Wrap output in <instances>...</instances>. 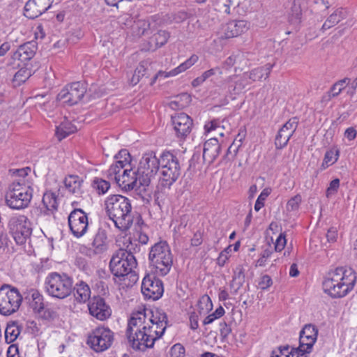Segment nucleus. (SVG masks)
<instances>
[{
    "mask_svg": "<svg viewBox=\"0 0 357 357\" xmlns=\"http://www.w3.org/2000/svg\"><path fill=\"white\" fill-rule=\"evenodd\" d=\"M146 313L132 312L128 319L126 335L130 346L135 351H145L153 347L161 336L153 326L146 321Z\"/></svg>",
    "mask_w": 357,
    "mask_h": 357,
    "instance_id": "1",
    "label": "nucleus"
},
{
    "mask_svg": "<svg viewBox=\"0 0 357 357\" xmlns=\"http://www.w3.org/2000/svg\"><path fill=\"white\" fill-rule=\"evenodd\" d=\"M105 210L109 219L116 228L125 231L130 228L133 222L130 200L120 195H112L105 201Z\"/></svg>",
    "mask_w": 357,
    "mask_h": 357,
    "instance_id": "2",
    "label": "nucleus"
},
{
    "mask_svg": "<svg viewBox=\"0 0 357 357\" xmlns=\"http://www.w3.org/2000/svg\"><path fill=\"white\" fill-rule=\"evenodd\" d=\"M135 249L128 245L126 250L119 249L112 256L109 262V269L115 277L123 278L121 280H124V278L137 267V262L133 255Z\"/></svg>",
    "mask_w": 357,
    "mask_h": 357,
    "instance_id": "3",
    "label": "nucleus"
},
{
    "mask_svg": "<svg viewBox=\"0 0 357 357\" xmlns=\"http://www.w3.org/2000/svg\"><path fill=\"white\" fill-rule=\"evenodd\" d=\"M150 264L160 275H167L173 264V257L166 241H160L151 247L149 255Z\"/></svg>",
    "mask_w": 357,
    "mask_h": 357,
    "instance_id": "4",
    "label": "nucleus"
},
{
    "mask_svg": "<svg viewBox=\"0 0 357 357\" xmlns=\"http://www.w3.org/2000/svg\"><path fill=\"white\" fill-rule=\"evenodd\" d=\"M73 279L66 273L52 272L45 279L46 291L52 297L64 299L73 292Z\"/></svg>",
    "mask_w": 357,
    "mask_h": 357,
    "instance_id": "5",
    "label": "nucleus"
},
{
    "mask_svg": "<svg viewBox=\"0 0 357 357\" xmlns=\"http://www.w3.org/2000/svg\"><path fill=\"white\" fill-rule=\"evenodd\" d=\"M33 196V189L21 183V180L14 181L9 187V192L6 195V204L13 209L26 208Z\"/></svg>",
    "mask_w": 357,
    "mask_h": 357,
    "instance_id": "6",
    "label": "nucleus"
},
{
    "mask_svg": "<svg viewBox=\"0 0 357 357\" xmlns=\"http://www.w3.org/2000/svg\"><path fill=\"white\" fill-rule=\"evenodd\" d=\"M161 185L168 189L176 182L181 174L178 159L169 151L162 153L161 160Z\"/></svg>",
    "mask_w": 357,
    "mask_h": 357,
    "instance_id": "7",
    "label": "nucleus"
},
{
    "mask_svg": "<svg viewBox=\"0 0 357 357\" xmlns=\"http://www.w3.org/2000/svg\"><path fill=\"white\" fill-rule=\"evenodd\" d=\"M8 227L17 244L23 245L31 238L32 225L26 215L12 216L9 219Z\"/></svg>",
    "mask_w": 357,
    "mask_h": 357,
    "instance_id": "8",
    "label": "nucleus"
},
{
    "mask_svg": "<svg viewBox=\"0 0 357 357\" xmlns=\"http://www.w3.org/2000/svg\"><path fill=\"white\" fill-rule=\"evenodd\" d=\"M114 341V333L104 326H98L88 335L86 344L96 352L108 349Z\"/></svg>",
    "mask_w": 357,
    "mask_h": 357,
    "instance_id": "9",
    "label": "nucleus"
},
{
    "mask_svg": "<svg viewBox=\"0 0 357 357\" xmlns=\"http://www.w3.org/2000/svg\"><path fill=\"white\" fill-rule=\"evenodd\" d=\"M86 89L84 84L76 82L68 84L57 95V99L62 100L68 105L77 104L86 93Z\"/></svg>",
    "mask_w": 357,
    "mask_h": 357,
    "instance_id": "10",
    "label": "nucleus"
},
{
    "mask_svg": "<svg viewBox=\"0 0 357 357\" xmlns=\"http://www.w3.org/2000/svg\"><path fill=\"white\" fill-rule=\"evenodd\" d=\"M68 225L75 237L82 236L88 228L87 215L82 209L75 208L68 216Z\"/></svg>",
    "mask_w": 357,
    "mask_h": 357,
    "instance_id": "11",
    "label": "nucleus"
},
{
    "mask_svg": "<svg viewBox=\"0 0 357 357\" xmlns=\"http://www.w3.org/2000/svg\"><path fill=\"white\" fill-rule=\"evenodd\" d=\"M341 274L342 267H337L334 271L328 272L327 277L322 283L324 291L331 298H341L342 290V288H340L342 284Z\"/></svg>",
    "mask_w": 357,
    "mask_h": 357,
    "instance_id": "12",
    "label": "nucleus"
},
{
    "mask_svg": "<svg viewBox=\"0 0 357 357\" xmlns=\"http://www.w3.org/2000/svg\"><path fill=\"white\" fill-rule=\"evenodd\" d=\"M142 292L146 298L158 300L164 292L163 283L155 276L147 275L142 280Z\"/></svg>",
    "mask_w": 357,
    "mask_h": 357,
    "instance_id": "13",
    "label": "nucleus"
},
{
    "mask_svg": "<svg viewBox=\"0 0 357 357\" xmlns=\"http://www.w3.org/2000/svg\"><path fill=\"white\" fill-rule=\"evenodd\" d=\"M172 121L177 137L185 139L190 133L193 121L187 114L178 113L172 116Z\"/></svg>",
    "mask_w": 357,
    "mask_h": 357,
    "instance_id": "14",
    "label": "nucleus"
},
{
    "mask_svg": "<svg viewBox=\"0 0 357 357\" xmlns=\"http://www.w3.org/2000/svg\"><path fill=\"white\" fill-rule=\"evenodd\" d=\"M89 313L100 321L107 319L112 314L110 307L105 303L103 298L100 296H94L88 304Z\"/></svg>",
    "mask_w": 357,
    "mask_h": 357,
    "instance_id": "15",
    "label": "nucleus"
},
{
    "mask_svg": "<svg viewBox=\"0 0 357 357\" xmlns=\"http://www.w3.org/2000/svg\"><path fill=\"white\" fill-rule=\"evenodd\" d=\"M132 33L137 37L147 36L157 29L156 16L147 19H138L131 25Z\"/></svg>",
    "mask_w": 357,
    "mask_h": 357,
    "instance_id": "16",
    "label": "nucleus"
},
{
    "mask_svg": "<svg viewBox=\"0 0 357 357\" xmlns=\"http://www.w3.org/2000/svg\"><path fill=\"white\" fill-rule=\"evenodd\" d=\"M318 336V328L313 324H305L299 334V347L312 352Z\"/></svg>",
    "mask_w": 357,
    "mask_h": 357,
    "instance_id": "17",
    "label": "nucleus"
},
{
    "mask_svg": "<svg viewBox=\"0 0 357 357\" xmlns=\"http://www.w3.org/2000/svg\"><path fill=\"white\" fill-rule=\"evenodd\" d=\"M158 172L152 171L146 166H144L141 162H139L138 167L136 170V174L138 177L139 188L137 190H139V195L145 199L146 193V188L149 186L152 179H153L157 174Z\"/></svg>",
    "mask_w": 357,
    "mask_h": 357,
    "instance_id": "18",
    "label": "nucleus"
},
{
    "mask_svg": "<svg viewBox=\"0 0 357 357\" xmlns=\"http://www.w3.org/2000/svg\"><path fill=\"white\" fill-rule=\"evenodd\" d=\"M53 0H29L24 8V15L29 19H35L47 10Z\"/></svg>",
    "mask_w": 357,
    "mask_h": 357,
    "instance_id": "19",
    "label": "nucleus"
},
{
    "mask_svg": "<svg viewBox=\"0 0 357 357\" xmlns=\"http://www.w3.org/2000/svg\"><path fill=\"white\" fill-rule=\"evenodd\" d=\"M114 181L122 189L126 190L135 189V191L139 195V190H137L139 188L138 177L137 176L136 171H132L131 167L130 168H125L121 175H117Z\"/></svg>",
    "mask_w": 357,
    "mask_h": 357,
    "instance_id": "20",
    "label": "nucleus"
},
{
    "mask_svg": "<svg viewBox=\"0 0 357 357\" xmlns=\"http://www.w3.org/2000/svg\"><path fill=\"white\" fill-rule=\"evenodd\" d=\"M37 49V43L35 40L24 43L13 53L12 59L22 64L28 63L35 56Z\"/></svg>",
    "mask_w": 357,
    "mask_h": 357,
    "instance_id": "21",
    "label": "nucleus"
},
{
    "mask_svg": "<svg viewBox=\"0 0 357 357\" xmlns=\"http://www.w3.org/2000/svg\"><path fill=\"white\" fill-rule=\"evenodd\" d=\"M222 38L228 39L237 37L248 29V22L245 20H232L227 23L222 28Z\"/></svg>",
    "mask_w": 357,
    "mask_h": 357,
    "instance_id": "22",
    "label": "nucleus"
},
{
    "mask_svg": "<svg viewBox=\"0 0 357 357\" xmlns=\"http://www.w3.org/2000/svg\"><path fill=\"white\" fill-rule=\"evenodd\" d=\"M220 151L221 146L218 140L215 137L209 139L204 144L203 160L208 164L213 163Z\"/></svg>",
    "mask_w": 357,
    "mask_h": 357,
    "instance_id": "23",
    "label": "nucleus"
},
{
    "mask_svg": "<svg viewBox=\"0 0 357 357\" xmlns=\"http://www.w3.org/2000/svg\"><path fill=\"white\" fill-rule=\"evenodd\" d=\"M197 60H198V56L195 54H193L188 59H187L185 62L182 63L178 67L172 70L169 73L160 70L158 73H156L153 76L150 84L153 85L157 79H158L160 77H168L169 76H175L182 72H184L185 70L188 69L190 67H191L192 65H194L197 61Z\"/></svg>",
    "mask_w": 357,
    "mask_h": 357,
    "instance_id": "24",
    "label": "nucleus"
},
{
    "mask_svg": "<svg viewBox=\"0 0 357 357\" xmlns=\"http://www.w3.org/2000/svg\"><path fill=\"white\" fill-rule=\"evenodd\" d=\"M342 284L340 288H342L341 291V298L345 296L350 292L356 284V273L352 268H345L342 267V274L340 275Z\"/></svg>",
    "mask_w": 357,
    "mask_h": 357,
    "instance_id": "25",
    "label": "nucleus"
},
{
    "mask_svg": "<svg viewBox=\"0 0 357 357\" xmlns=\"http://www.w3.org/2000/svg\"><path fill=\"white\" fill-rule=\"evenodd\" d=\"M273 66V64L266 63L264 66L257 67L250 72L244 73L245 77H247L248 80L251 82V83L252 82L261 81L263 78L266 79L269 77Z\"/></svg>",
    "mask_w": 357,
    "mask_h": 357,
    "instance_id": "26",
    "label": "nucleus"
},
{
    "mask_svg": "<svg viewBox=\"0 0 357 357\" xmlns=\"http://www.w3.org/2000/svg\"><path fill=\"white\" fill-rule=\"evenodd\" d=\"M17 66L20 68V70L15 74L13 82L15 86H20L34 73V71L31 67V64L29 63L23 64L18 63Z\"/></svg>",
    "mask_w": 357,
    "mask_h": 357,
    "instance_id": "27",
    "label": "nucleus"
},
{
    "mask_svg": "<svg viewBox=\"0 0 357 357\" xmlns=\"http://www.w3.org/2000/svg\"><path fill=\"white\" fill-rule=\"evenodd\" d=\"M92 245L96 254H100L107 250V235L104 229L99 228L94 236Z\"/></svg>",
    "mask_w": 357,
    "mask_h": 357,
    "instance_id": "28",
    "label": "nucleus"
},
{
    "mask_svg": "<svg viewBox=\"0 0 357 357\" xmlns=\"http://www.w3.org/2000/svg\"><path fill=\"white\" fill-rule=\"evenodd\" d=\"M6 292L8 303H10V309L12 314L19 310L23 298L17 288L12 287L11 285L10 288H6Z\"/></svg>",
    "mask_w": 357,
    "mask_h": 357,
    "instance_id": "29",
    "label": "nucleus"
},
{
    "mask_svg": "<svg viewBox=\"0 0 357 357\" xmlns=\"http://www.w3.org/2000/svg\"><path fill=\"white\" fill-rule=\"evenodd\" d=\"M348 15L347 10L343 8L336 9L326 20L321 27L323 31L334 26Z\"/></svg>",
    "mask_w": 357,
    "mask_h": 357,
    "instance_id": "30",
    "label": "nucleus"
},
{
    "mask_svg": "<svg viewBox=\"0 0 357 357\" xmlns=\"http://www.w3.org/2000/svg\"><path fill=\"white\" fill-rule=\"evenodd\" d=\"M162 154L157 158L154 151H149L144 153L140 161L144 166L149 167L152 171L158 172L161 167Z\"/></svg>",
    "mask_w": 357,
    "mask_h": 357,
    "instance_id": "31",
    "label": "nucleus"
},
{
    "mask_svg": "<svg viewBox=\"0 0 357 357\" xmlns=\"http://www.w3.org/2000/svg\"><path fill=\"white\" fill-rule=\"evenodd\" d=\"M74 296L77 302L84 303L90 298L91 289L89 285L83 281L73 286Z\"/></svg>",
    "mask_w": 357,
    "mask_h": 357,
    "instance_id": "32",
    "label": "nucleus"
},
{
    "mask_svg": "<svg viewBox=\"0 0 357 357\" xmlns=\"http://www.w3.org/2000/svg\"><path fill=\"white\" fill-rule=\"evenodd\" d=\"M245 280V268L243 265H238L234 270L232 280L230 283V287L234 289V294H236L239 289L243 287Z\"/></svg>",
    "mask_w": 357,
    "mask_h": 357,
    "instance_id": "33",
    "label": "nucleus"
},
{
    "mask_svg": "<svg viewBox=\"0 0 357 357\" xmlns=\"http://www.w3.org/2000/svg\"><path fill=\"white\" fill-rule=\"evenodd\" d=\"M150 65L151 62L149 60H144L139 63L131 78V84L133 86L136 85L144 77H148Z\"/></svg>",
    "mask_w": 357,
    "mask_h": 357,
    "instance_id": "34",
    "label": "nucleus"
},
{
    "mask_svg": "<svg viewBox=\"0 0 357 357\" xmlns=\"http://www.w3.org/2000/svg\"><path fill=\"white\" fill-rule=\"evenodd\" d=\"M76 130V127L71 122L65 121L56 126L55 135L58 140L61 141L69 135L74 133Z\"/></svg>",
    "mask_w": 357,
    "mask_h": 357,
    "instance_id": "35",
    "label": "nucleus"
},
{
    "mask_svg": "<svg viewBox=\"0 0 357 357\" xmlns=\"http://www.w3.org/2000/svg\"><path fill=\"white\" fill-rule=\"evenodd\" d=\"M22 327L17 321H10L7 324L5 331V339L8 344L13 342L20 334Z\"/></svg>",
    "mask_w": 357,
    "mask_h": 357,
    "instance_id": "36",
    "label": "nucleus"
},
{
    "mask_svg": "<svg viewBox=\"0 0 357 357\" xmlns=\"http://www.w3.org/2000/svg\"><path fill=\"white\" fill-rule=\"evenodd\" d=\"M83 180L77 175H69L64 179L66 188L71 193L76 194L81 192V185Z\"/></svg>",
    "mask_w": 357,
    "mask_h": 357,
    "instance_id": "37",
    "label": "nucleus"
},
{
    "mask_svg": "<svg viewBox=\"0 0 357 357\" xmlns=\"http://www.w3.org/2000/svg\"><path fill=\"white\" fill-rule=\"evenodd\" d=\"M6 288H10V284H3L0 287V314L4 316L11 314L10 303H8Z\"/></svg>",
    "mask_w": 357,
    "mask_h": 357,
    "instance_id": "38",
    "label": "nucleus"
},
{
    "mask_svg": "<svg viewBox=\"0 0 357 357\" xmlns=\"http://www.w3.org/2000/svg\"><path fill=\"white\" fill-rule=\"evenodd\" d=\"M170 37V33L165 30H158L151 38L149 43L155 44V49L161 47L165 45Z\"/></svg>",
    "mask_w": 357,
    "mask_h": 357,
    "instance_id": "39",
    "label": "nucleus"
},
{
    "mask_svg": "<svg viewBox=\"0 0 357 357\" xmlns=\"http://www.w3.org/2000/svg\"><path fill=\"white\" fill-rule=\"evenodd\" d=\"M349 78H344L335 82L331 86L327 94L323 97V99L330 100L332 98L337 96L344 89V84H347V82L349 83Z\"/></svg>",
    "mask_w": 357,
    "mask_h": 357,
    "instance_id": "40",
    "label": "nucleus"
},
{
    "mask_svg": "<svg viewBox=\"0 0 357 357\" xmlns=\"http://www.w3.org/2000/svg\"><path fill=\"white\" fill-rule=\"evenodd\" d=\"M130 165L123 164L122 161H115L107 170V178L109 179H116L117 175H121V171L124 170L125 168H130Z\"/></svg>",
    "mask_w": 357,
    "mask_h": 357,
    "instance_id": "41",
    "label": "nucleus"
},
{
    "mask_svg": "<svg viewBox=\"0 0 357 357\" xmlns=\"http://www.w3.org/2000/svg\"><path fill=\"white\" fill-rule=\"evenodd\" d=\"M339 153V150L330 149L327 151L321 165V169H325L333 165L338 159Z\"/></svg>",
    "mask_w": 357,
    "mask_h": 357,
    "instance_id": "42",
    "label": "nucleus"
},
{
    "mask_svg": "<svg viewBox=\"0 0 357 357\" xmlns=\"http://www.w3.org/2000/svg\"><path fill=\"white\" fill-rule=\"evenodd\" d=\"M292 135L287 130L280 128L275 139V145L277 149H282L287 146L289 139Z\"/></svg>",
    "mask_w": 357,
    "mask_h": 357,
    "instance_id": "43",
    "label": "nucleus"
},
{
    "mask_svg": "<svg viewBox=\"0 0 357 357\" xmlns=\"http://www.w3.org/2000/svg\"><path fill=\"white\" fill-rule=\"evenodd\" d=\"M302 15V8L299 0H294L292 3L290 13L289 21L291 23L300 22Z\"/></svg>",
    "mask_w": 357,
    "mask_h": 357,
    "instance_id": "44",
    "label": "nucleus"
},
{
    "mask_svg": "<svg viewBox=\"0 0 357 357\" xmlns=\"http://www.w3.org/2000/svg\"><path fill=\"white\" fill-rule=\"evenodd\" d=\"M32 301L30 303L33 311L40 312L44 309V303L43 302V296L37 290H31Z\"/></svg>",
    "mask_w": 357,
    "mask_h": 357,
    "instance_id": "45",
    "label": "nucleus"
},
{
    "mask_svg": "<svg viewBox=\"0 0 357 357\" xmlns=\"http://www.w3.org/2000/svg\"><path fill=\"white\" fill-rule=\"evenodd\" d=\"M43 204L48 211L57 210L58 202L56 195L53 192H46L43 197Z\"/></svg>",
    "mask_w": 357,
    "mask_h": 357,
    "instance_id": "46",
    "label": "nucleus"
},
{
    "mask_svg": "<svg viewBox=\"0 0 357 357\" xmlns=\"http://www.w3.org/2000/svg\"><path fill=\"white\" fill-rule=\"evenodd\" d=\"M156 315H157V320H155L157 322V326H160L161 328L160 331H158L157 333L162 337V335L164 334L166 328L168 324V318L167 315L165 312H164L161 310L156 309Z\"/></svg>",
    "mask_w": 357,
    "mask_h": 357,
    "instance_id": "47",
    "label": "nucleus"
},
{
    "mask_svg": "<svg viewBox=\"0 0 357 357\" xmlns=\"http://www.w3.org/2000/svg\"><path fill=\"white\" fill-rule=\"evenodd\" d=\"M92 186L95 188L98 194L106 193L110 188V183L104 179L95 178L92 183Z\"/></svg>",
    "mask_w": 357,
    "mask_h": 357,
    "instance_id": "48",
    "label": "nucleus"
},
{
    "mask_svg": "<svg viewBox=\"0 0 357 357\" xmlns=\"http://www.w3.org/2000/svg\"><path fill=\"white\" fill-rule=\"evenodd\" d=\"M250 84L251 82L248 81L247 77H245V75L243 73L241 77L235 82V86H234L232 91L234 94H238L241 93L247 85Z\"/></svg>",
    "mask_w": 357,
    "mask_h": 357,
    "instance_id": "49",
    "label": "nucleus"
},
{
    "mask_svg": "<svg viewBox=\"0 0 357 357\" xmlns=\"http://www.w3.org/2000/svg\"><path fill=\"white\" fill-rule=\"evenodd\" d=\"M135 312H140L142 314L145 312L146 315V321L149 324V325L153 326L154 325H157L158 321H155L158 319L156 315V310L154 312L152 310L144 307L140 310L136 311Z\"/></svg>",
    "mask_w": 357,
    "mask_h": 357,
    "instance_id": "50",
    "label": "nucleus"
},
{
    "mask_svg": "<svg viewBox=\"0 0 357 357\" xmlns=\"http://www.w3.org/2000/svg\"><path fill=\"white\" fill-rule=\"evenodd\" d=\"M225 314V310L222 306H219L213 313L208 315L204 320V325L211 324L215 319L222 317Z\"/></svg>",
    "mask_w": 357,
    "mask_h": 357,
    "instance_id": "51",
    "label": "nucleus"
},
{
    "mask_svg": "<svg viewBox=\"0 0 357 357\" xmlns=\"http://www.w3.org/2000/svg\"><path fill=\"white\" fill-rule=\"evenodd\" d=\"M116 161H122L123 164L130 165L131 155L128 150L121 149L115 155Z\"/></svg>",
    "mask_w": 357,
    "mask_h": 357,
    "instance_id": "52",
    "label": "nucleus"
},
{
    "mask_svg": "<svg viewBox=\"0 0 357 357\" xmlns=\"http://www.w3.org/2000/svg\"><path fill=\"white\" fill-rule=\"evenodd\" d=\"M270 191L268 189H264L261 192L255 204V210L256 211H259L264 206V201L268 197Z\"/></svg>",
    "mask_w": 357,
    "mask_h": 357,
    "instance_id": "53",
    "label": "nucleus"
},
{
    "mask_svg": "<svg viewBox=\"0 0 357 357\" xmlns=\"http://www.w3.org/2000/svg\"><path fill=\"white\" fill-rule=\"evenodd\" d=\"M302 201L301 196L298 194L291 198L287 204V208L289 211H295L297 210L299 208V205Z\"/></svg>",
    "mask_w": 357,
    "mask_h": 357,
    "instance_id": "54",
    "label": "nucleus"
},
{
    "mask_svg": "<svg viewBox=\"0 0 357 357\" xmlns=\"http://www.w3.org/2000/svg\"><path fill=\"white\" fill-rule=\"evenodd\" d=\"M171 357H185V347L178 343L175 344L170 350Z\"/></svg>",
    "mask_w": 357,
    "mask_h": 357,
    "instance_id": "55",
    "label": "nucleus"
},
{
    "mask_svg": "<svg viewBox=\"0 0 357 357\" xmlns=\"http://www.w3.org/2000/svg\"><path fill=\"white\" fill-rule=\"evenodd\" d=\"M298 125V121L296 118H293L289 119L287 122H286L282 127L281 128L284 130H287V132L293 135L294 132L296 130Z\"/></svg>",
    "mask_w": 357,
    "mask_h": 357,
    "instance_id": "56",
    "label": "nucleus"
},
{
    "mask_svg": "<svg viewBox=\"0 0 357 357\" xmlns=\"http://www.w3.org/2000/svg\"><path fill=\"white\" fill-rule=\"evenodd\" d=\"M310 352H306L305 350L301 347H291L290 352L286 357H307V354Z\"/></svg>",
    "mask_w": 357,
    "mask_h": 357,
    "instance_id": "57",
    "label": "nucleus"
},
{
    "mask_svg": "<svg viewBox=\"0 0 357 357\" xmlns=\"http://www.w3.org/2000/svg\"><path fill=\"white\" fill-rule=\"evenodd\" d=\"M340 186V179L335 178L331 181L329 187L326 190V196H329L335 194Z\"/></svg>",
    "mask_w": 357,
    "mask_h": 357,
    "instance_id": "58",
    "label": "nucleus"
},
{
    "mask_svg": "<svg viewBox=\"0 0 357 357\" xmlns=\"http://www.w3.org/2000/svg\"><path fill=\"white\" fill-rule=\"evenodd\" d=\"M273 284L271 278L268 275H264L261 278L259 287L262 290H266Z\"/></svg>",
    "mask_w": 357,
    "mask_h": 357,
    "instance_id": "59",
    "label": "nucleus"
},
{
    "mask_svg": "<svg viewBox=\"0 0 357 357\" xmlns=\"http://www.w3.org/2000/svg\"><path fill=\"white\" fill-rule=\"evenodd\" d=\"M273 251L271 249H265L261 253L260 258L257 261L256 266H265L266 259L271 255Z\"/></svg>",
    "mask_w": 357,
    "mask_h": 357,
    "instance_id": "60",
    "label": "nucleus"
},
{
    "mask_svg": "<svg viewBox=\"0 0 357 357\" xmlns=\"http://www.w3.org/2000/svg\"><path fill=\"white\" fill-rule=\"evenodd\" d=\"M287 243V241L285 238V236L283 234H280L278 238L276 239L275 243V250L276 252H280L282 251Z\"/></svg>",
    "mask_w": 357,
    "mask_h": 357,
    "instance_id": "61",
    "label": "nucleus"
},
{
    "mask_svg": "<svg viewBox=\"0 0 357 357\" xmlns=\"http://www.w3.org/2000/svg\"><path fill=\"white\" fill-rule=\"evenodd\" d=\"M220 331L222 337L225 338L231 333V328L225 321H222L220 324Z\"/></svg>",
    "mask_w": 357,
    "mask_h": 357,
    "instance_id": "62",
    "label": "nucleus"
},
{
    "mask_svg": "<svg viewBox=\"0 0 357 357\" xmlns=\"http://www.w3.org/2000/svg\"><path fill=\"white\" fill-rule=\"evenodd\" d=\"M326 238L328 242L329 243H333L335 242L337 237V230L335 227H331L328 229L326 234Z\"/></svg>",
    "mask_w": 357,
    "mask_h": 357,
    "instance_id": "63",
    "label": "nucleus"
},
{
    "mask_svg": "<svg viewBox=\"0 0 357 357\" xmlns=\"http://www.w3.org/2000/svg\"><path fill=\"white\" fill-rule=\"evenodd\" d=\"M216 73L222 74V70L219 67L211 68L210 70L205 71L204 73H203L202 76L203 77L204 79L206 81L208 78L215 75Z\"/></svg>",
    "mask_w": 357,
    "mask_h": 357,
    "instance_id": "64",
    "label": "nucleus"
}]
</instances>
